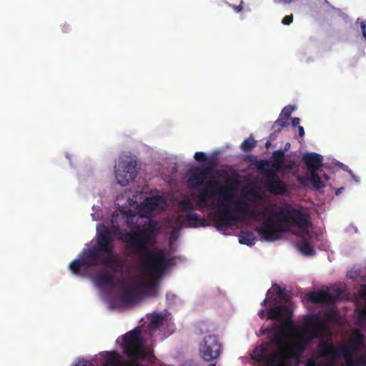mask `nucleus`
Instances as JSON below:
<instances>
[{"mask_svg": "<svg viewBox=\"0 0 366 366\" xmlns=\"http://www.w3.org/2000/svg\"><path fill=\"white\" fill-rule=\"evenodd\" d=\"M299 250L305 255H313L315 253V250L313 246L307 239H303L302 242L297 244Z\"/></svg>", "mask_w": 366, "mask_h": 366, "instance_id": "nucleus-29", "label": "nucleus"}, {"mask_svg": "<svg viewBox=\"0 0 366 366\" xmlns=\"http://www.w3.org/2000/svg\"><path fill=\"white\" fill-rule=\"evenodd\" d=\"M174 297H175V295H174V294H171V293L167 294V299H169V298L174 299Z\"/></svg>", "mask_w": 366, "mask_h": 366, "instance_id": "nucleus-47", "label": "nucleus"}, {"mask_svg": "<svg viewBox=\"0 0 366 366\" xmlns=\"http://www.w3.org/2000/svg\"><path fill=\"white\" fill-rule=\"evenodd\" d=\"M294 110L295 107L293 106H286L282 109L280 116L288 120Z\"/></svg>", "mask_w": 366, "mask_h": 366, "instance_id": "nucleus-35", "label": "nucleus"}, {"mask_svg": "<svg viewBox=\"0 0 366 366\" xmlns=\"http://www.w3.org/2000/svg\"><path fill=\"white\" fill-rule=\"evenodd\" d=\"M179 206L181 209L184 212H192V210L195 209V207L192 202V201L187 197L184 198L179 203Z\"/></svg>", "mask_w": 366, "mask_h": 366, "instance_id": "nucleus-33", "label": "nucleus"}, {"mask_svg": "<svg viewBox=\"0 0 366 366\" xmlns=\"http://www.w3.org/2000/svg\"><path fill=\"white\" fill-rule=\"evenodd\" d=\"M290 147V143H287L286 145H285V150H287V148H289Z\"/></svg>", "mask_w": 366, "mask_h": 366, "instance_id": "nucleus-52", "label": "nucleus"}, {"mask_svg": "<svg viewBox=\"0 0 366 366\" xmlns=\"http://www.w3.org/2000/svg\"><path fill=\"white\" fill-rule=\"evenodd\" d=\"M159 229L158 222L151 218L139 225V260L144 259L147 251L164 250L160 248L153 249L148 248L149 246L154 245L157 243Z\"/></svg>", "mask_w": 366, "mask_h": 366, "instance_id": "nucleus-7", "label": "nucleus"}, {"mask_svg": "<svg viewBox=\"0 0 366 366\" xmlns=\"http://www.w3.org/2000/svg\"><path fill=\"white\" fill-rule=\"evenodd\" d=\"M318 337L320 340L317 345V355L320 357H327L334 345L329 328L327 327L326 331L321 332Z\"/></svg>", "mask_w": 366, "mask_h": 366, "instance_id": "nucleus-17", "label": "nucleus"}, {"mask_svg": "<svg viewBox=\"0 0 366 366\" xmlns=\"http://www.w3.org/2000/svg\"><path fill=\"white\" fill-rule=\"evenodd\" d=\"M137 162L135 156L130 154H122L114 166V172L117 182L121 186H127L133 182L137 175Z\"/></svg>", "mask_w": 366, "mask_h": 366, "instance_id": "nucleus-8", "label": "nucleus"}, {"mask_svg": "<svg viewBox=\"0 0 366 366\" xmlns=\"http://www.w3.org/2000/svg\"><path fill=\"white\" fill-rule=\"evenodd\" d=\"M365 342L364 335L358 330H355L349 340L348 343H343L335 347L333 345L330 350L328 362H332L335 365L336 359L342 356L345 362L350 360V354H356Z\"/></svg>", "mask_w": 366, "mask_h": 366, "instance_id": "nucleus-9", "label": "nucleus"}, {"mask_svg": "<svg viewBox=\"0 0 366 366\" xmlns=\"http://www.w3.org/2000/svg\"><path fill=\"white\" fill-rule=\"evenodd\" d=\"M208 366H216V365L215 364H210Z\"/></svg>", "mask_w": 366, "mask_h": 366, "instance_id": "nucleus-55", "label": "nucleus"}, {"mask_svg": "<svg viewBox=\"0 0 366 366\" xmlns=\"http://www.w3.org/2000/svg\"><path fill=\"white\" fill-rule=\"evenodd\" d=\"M212 167H196L189 170L187 184L192 189H199L205 184Z\"/></svg>", "mask_w": 366, "mask_h": 366, "instance_id": "nucleus-16", "label": "nucleus"}, {"mask_svg": "<svg viewBox=\"0 0 366 366\" xmlns=\"http://www.w3.org/2000/svg\"><path fill=\"white\" fill-rule=\"evenodd\" d=\"M332 312L326 313L323 317L319 313L309 314L305 319V327L301 334H296L298 341L287 345L282 351L288 362L290 359H300L306 350L308 343L317 338L321 332L327 330V322L332 318Z\"/></svg>", "mask_w": 366, "mask_h": 366, "instance_id": "nucleus-5", "label": "nucleus"}, {"mask_svg": "<svg viewBox=\"0 0 366 366\" xmlns=\"http://www.w3.org/2000/svg\"><path fill=\"white\" fill-rule=\"evenodd\" d=\"M350 173L351 174L352 179L355 182H359V180L357 179V177L355 174H352V171H350Z\"/></svg>", "mask_w": 366, "mask_h": 366, "instance_id": "nucleus-48", "label": "nucleus"}, {"mask_svg": "<svg viewBox=\"0 0 366 366\" xmlns=\"http://www.w3.org/2000/svg\"><path fill=\"white\" fill-rule=\"evenodd\" d=\"M127 204L117 203L119 209L113 212L111 218L112 234L104 224L97 226L96 242L84 248L79 258L69 264L71 272L82 274L89 269L97 266H105L107 270H102L93 277L94 284L99 287L117 289L119 298L126 304L137 301V276L115 279L116 273H121L124 261L114 251L112 234L124 243L127 255L137 254V224L134 219L137 215V194L132 198L127 196Z\"/></svg>", "mask_w": 366, "mask_h": 366, "instance_id": "nucleus-1", "label": "nucleus"}, {"mask_svg": "<svg viewBox=\"0 0 366 366\" xmlns=\"http://www.w3.org/2000/svg\"><path fill=\"white\" fill-rule=\"evenodd\" d=\"M288 125L287 119L279 116V118L274 122L272 128L276 132H280L281 129Z\"/></svg>", "mask_w": 366, "mask_h": 366, "instance_id": "nucleus-34", "label": "nucleus"}, {"mask_svg": "<svg viewBox=\"0 0 366 366\" xmlns=\"http://www.w3.org/2000/svg\"><path fill=\"white\" fill-rule=\"evenodd\" d=\"M358 322L361 325H366V306L360 311L358 314Z\"/></svg>", "mask_w": 366, "mask_h": 366, "instance_id": "nucleus-36", "label": "nucleus"}, {"mask_svg": "<svg viewBox=\"0 0 366 366\" xmlns=\"http://www.w3.org/2000/svg\"><path fill=\"white\" fill-rule=\"evenodd\" d=\"M177 221L181 223L184 222L189 227H196L202 225L204 219L197 213L189 212L184 216H179Z\"/></svg>", "mask_w": 366, "mask_h": 366, "instance_id": "nucleus-22", "label": "nucleus"}, {"mask_svg": "<svg viewBox=\"0 0 366 366\" xmlns=\"http://www.w3.org/2000/svg\"><path fill=\"white\" fill-rule=\"evenodd\" d=\"M269 146H270V143L269 142H267L266 143V147L268 148Z\"/></svg>", "mask_w": 366, "mask_h": 366, "instance_id": "nucleus-54", "label": "nucleus"}, {"mask_svg": "<svg viewBox=\"0 0 366 366\" xmlns=\"http://www.w3.org/2000/svg\"><path fill=\"white\" fill-rule=\"evenodd\" d=\"M232 202V193L228 196L227 200L219 199L217 203H212V209H218L213 216V221L217 228L219 229L223 227H228L232 222H237L242 219V217L235 214L230 208Z\"/></svg>", "mask_w": 366, "mask_h": 366, "instance_id": "nucleus-11", "label": "nucleus"}, {"mask_svg": "<svg viewBox=\"0 0 366 366\" xmlns=\"http://www.w3.org/2000/svg\"><path fill=\"white\" fill-rule=\"evenodd\" d=\"M120 345L131 362H122L119 353L110 351L106 353L104 366H137V327L123 335Z\"/></svg>", "mask_w": 366, "mask_h": 366, "instance_id": "nucleus-6", "label": "nucleus"}, {"mask_svg": "<svg viewBox=\"0 0 366 366\" xmlns=\"http://www.w3.org/2000/svg\"><path fill=\"white\" fill-rule=\"evenodd\" d=\"M264 187L270 194L274 195H282L287 192L286 184L279 178L277 173L267 176Z\"/></svg>", "mask_w": 366, "mask_h": 366, "instance_id": "nucleus-18", "label": "nucleus"}, {"mask_svg": "<svg viewBox=\"0 0 366 366\" xmlns=\"http://www.w3.org/2000/svg\"><path fill=\"white\" fill-rule=\"evenodd\" d=\"M354 354H350V363L349 360H347L346 366H366V357H360L359 358H353Z\"/></svg>", "mask_w": 366, "mask_h": 366, "instance_id": "nucleus-30", "label": "nucleus"}, {"mask_svg": "<svg viewBox=\"0 0 366 366\" xmlns=\"http://www.w3.org/2000/svg\"><path fill=\"white\" fill-rule=\"evenodd\" d=\"M234 206L235 209L237 211L247 214L248 216L255 219H257L259 217L266 218L267 214L268 212L267 209H264L263 211L261 212H258L254 209H249V204L245 201H237L235 202Z\"/></svg>", "mask_w": 366, "mask_h": 366, "instance_id": "nucleus-21", "label": "nucleus"}, {"mask_svg": "<svg viewBox=\"0 0 366 366\" xmlns=\"http://www.w3.org/2000/svg\"><path fill=\"white\" fill-rule=\"evenodd\" d=\"M267 319L272 320H281L285 318L282 322L280 331L293 332L296 330L295 325L292 320V311L288 305L272 307L267 311Z\"/></svg>", "mask_w": 366, "mask_h": 366, "instance_id": "nucleus-13", "label": "nucleus"}, {"mask_svg": "<svg viewBox=\"0 0 366 366\" xmlns=\"http://www.w3.org/2000/svg\"><path fill=\"white\" fill-rule=\"evenodd\" d=\"M124 198V195H122V196H118L117 198V201L119 202L120 201L121 199H123Z\"/></svg>", "mask_w": 366, "mask_h": 366, "instance_id": "nucleus-50", "label": "nucleus"}, {"mask_svg": "<svg viewBox=\"0 0 366 366\" xmlns=\"http://www.w3.org/2000/svg\"><path fill=\"white\" fill-rule=\"evenodd\" d=\"M326 366H335L332 362H327Z\"/></svg>", "mask_w": 366, "mask_h": 366, "instance_id": "nucleus-53", "label": "nucleus"}, {"mask_svg": "<svg viewBox=\"0 0 366 366\" xmlns=\"http://www.w3.org/2000/svg\"><path fill=\"white\" fill-rule=\"evenodd\" d=\"M257 145V142L252 138L249 137L244 139L241 144V149L244 152L251 151Z\"/></svg>", "mask_w": 366, "mask_h": 366, "instance_id": "nucleus-32", "label": "nucleus"}, {"mask_svg": "<svg viewBox=\"0 0 366 366\" xmlns=\"http://www.w3.org/2000/svg\"><path fill=\"white\" fill-rule=\"evenodd\" d=\"M293 21V15L292 14H290V15H287V16H285L282 20V23L285 25H290Z\"/></svg>", "mask_w": 366, "mask_h": 366, "instance_id": "nucleus-38", "label": "nucleus"}, {"mask_svg": "<svg viewBox=\"0 0 366 366\" xmlns=\"http://www.w3.org/2000/svg\"><path fill=\"white\" fill-rule=\"evenodd\" d=\"M194 159H196L197 162H198L199 163H203V162H208L209 166V167H212V168L214 166L215 164V162L213 159H209L206 155L205 153L202 152H197L195 154H194Z\"/></svg>", "mask_w": 366, "mask_h": 366, "instance_id": "nucleus-31", "label": "nucleus"}, {"mask_svg": "<svg viewBox=\"0 0 366 366\" xmlns=\"http://www.w3.org/2000/svg\"><path fill=\"white\" fill-rule=\"evenodd\" d=\"M164 200L159 196L147 197L144 202L139 204V217H150L164 208Z\"/></svg>", "mask_w": 366, "mask_h": 366, "instance_id": "nucleus-15", "label": "nucleus"}, {"mask_svg": "<svg viewBox=\"0 0 366 366\" xmlns=\"http://www.w3.org/2000/svg\"><path fill=\"white\" fill-rule=\"evenodd\" d=\"M75 366H94L93 364L88 361L83 360L82 361H80L78 364H76Z\"/></svg>", "mask_w": 366, "mask_h": 366, "instance_id": "nucleus-39", "label": "nucleus"}, {"mask_svg": "<svg viewBox=\"0 0 366 366\" xmlns=\"http://www.w3.org/2000/svg\"><path fill=\"white\" fill-rule=\"evenodd\" d=\"M307 298L313 303H327L331 300L332 295L327 291L319 290L309 293Z\"/></svg>", "mask_w": 366, "mask_h": 366, "instance_id": "nucleus-23", "label": "nucleus"}, {"mask_svg": "<svg viewBox=\"0 0 366 366\" xmlns=\"http://www.w3.org/2000/svg\"><path fill=\"white\" fill-rule=\"evenodd\" d=\"M270 344H274L280 347V350L285 348L287 345L286 338L282 331H280L277 332L274 337L270 340L269 342Z\"/></svg>", "mask_w": 366, "mask_h": 366, "instance_id": "nucleus-28", "label": "nucleus"}, {"mask_svg": "<svg viewBox=\"0 0 366 366\" xmlns=\"http://www.w3.org/2000/svg\"><path fill=\"white\" fill-rule=\"evenodd\" d=\"M268 302H270V299L269 298V296H267V298H265L261 303L262 306L265 307Z\"/></svg>", "mask_w": 366, "mask_h": 366, "instance_id": "nucleus-46", "label": "nucleus"}, {"mask_svg": "<svg viewBox=\"0 0 366 366\" xmlns=\"http://www.w3.org/2000/svg\"><path fill=\"white\" fill-rule=\"evenodd\" d=\"M252 359L261 363L262 366H290L282 350L269 352V343H262L256 347Z\"/></svg>", "mask_w": 366, "mask_h": 366, "instance_id": "nucleus-10", "label": "nucleus"}, {"mask_svg": "<svg viewBox=\"0 0 366 366\" xmlns=\"http://www.w3.org/2000/svg\"><path fill=\"white\" fill-rule=\"evenodd\" d=\"M273 162H271V164L274 170L277 172L282 170V163L285 160V150L278 149L274 151L272 153Z\"/></svg>", "mask_w": 366, "mask_h": 366, "instance_id": "nucleus-25", "label": "nucleus"}, {"mask_svg": "<svg viewBox=\"0 0 366 366\" xmlns=\"http://www.w3.org/2000/svg\"><path fill=\"white\" fill-rule=\"evenodd\" d=\"M242 4H243V1H241L240 2V4L238 5V6H233V9L237 11V12H240L242 9H243V6H242Z\"/></svg>", "mask_w": 366, "mask_h": 366, "instance_id": "nucleus-43", "label": "nucleus"}, {"mask_svg": "<svg viewBox=\"0 0 366 366\" xmlns=\"http://www.w3.org/2000/svg\"><path fill=\"white\" fill-rule=\"evenodd\" d=\"M298 132H299V136L300 137H303L305 136V129H304L303 127L298 126Z\"/></svg>", "mask_w": 366, "mask_h": 366, "instance_id": "nucleus-44", "label": "nucleus"}, {"mask_svg": "<svg viewBox=\"0 0 366 366\" xmlns=\"http://www.w3.org/2000/svg\"><path fill=\"white\" fill-rule=\"evenodd\" d=\"M360 26L362 36L366 39V22H362Z\"/></svg>", "mask_w": 366, "mask_h": 366, "instance_id": "nucleus-40", "label": "nucleus"}, {"mask_svg": "<svg viewBox=\"0 0 366 366\" xmlns=\"http://www.w3.org/2000/svg\"><path fill=\"white\" fill-rule=\"evenodd\" d=\"M344 188L342 187V188H340V189H337V191H336V194H339L340 193H341V191Z\"/></svg>", "mask_w": 366, "mask_h": 366, "instance_id": "nucleus-51", "label": "nucleus"}, {"mask_svg": "<svg viewBox=\"0 0 366 366\" xmlns=\"http://www.w3.org/2000/svg\"><path fill=\"white\" fill-rule=\"evenodd\" d=\"M272 217L277 218L280 226L297 227L304 233H307L311 225L310 214L303 209L295 208L290 204L280 207L277 211L269 212V217L257 229L261 237L267 241L277 239L279 233L283 231L280 227L277 228L274 225Z\"/></svg>", "mask_w": 366, "mask_h": 366, "instance_id": "nucleus-3", "label": "nucleus"}, {"mask_svg": "<svg viewBox=\"0 0 366 366\" xmlns=\"http://www.w3.org/2000/svg\"><path fill=\"white\" fill-rule=\"evenodd\" d=\"M232 191L228 187L221 186L217 181L209 182L199 193L197 198V206L199 208H212V204L209 201L215 197L219 199L227 200L228 196H231Z\"/></svg>", "mask_w": 366, "mask_h": 366, "instance_id": "nucleus-12", "label": "nucleus"}, {"mask_svg": "<svg viewBox=\"0 0 366 366\" xmlns=\"http://www.w3.org/2000/svg\"><path fill=\"white\" fill-rule=\"evenodd\" d=\"M300 122V119L298 117H294L292 119V125L293 127H298Z\"/></svg>", "mask_w": 366, "mask_h": 366, "instance_id": "nucleus-41", "label": "nucleus"}, {"mask_svg": "<svg viewBox=\"0 0 366 366\" xmlns=\"http://www.w3.org/2000/svg\"><path fill=\"white\" fill-rule=\"evenodd\" d=\"M307 179L311 183L312 187L319 190L325 187L323 181L322 180L320 176L318 174V172H313L309 173V174L306 175Z\"/></svg>", "mask_w": 366, "mask_h": 366, "instance_id": "nucleus-26", "label": "nucleus"}, {"mask_svg": "<svg viewBox=\"0 0 366 366\" xmlns=\"http://www.w3.org/2000/svg\"><path fill=\"white\" fill-rule=\"evenodd\" d=\"M295 165V161L293 159L288 160L287 162L285 161L282 163V170H290L294 168Z\"/></svg>", "mask_w": 366, "mask_h": 366, "instance_id": "nucleus-37", "label": "nucleus"}, {"mask_svg": "<svg viewBox=\"0 0 366 366\" xmlns=\"http://www.w3.org/2000/svg\"><path fill=\"white\" fill-rule=\"evenodd\" d=\"M322 177L325 181H327L330 179L329 176L327 174H324Z\"/></svg>", "mask_w": 366, "mask_h": 366, "instance_id": "nucleus-49", "label": "nucleus"}, {"mask_svg": "<svg viewBox=\"0 0 366 366\" xmlns=\"http://www.w3.org/2000/svg\"><path fill=\"white\" fill-rule=\"evenodd\" d=\"M258 315L261 319L264 318L265 317V310H261L258 312Z\"/></svg>", "mask_w": 366, "mask_h": 366, "instance_id": "nucleus-45", "label": "nucleus"}, {"mask_svg": "<svg viewBox=\"0 0 366 366\" xmlns=\"http://www.w3.org/2000/svg\"><path fill=\"white\" fill-rule=\"evenodd\" d=\"M305 366H319V365L313 359H310L306 362Z\"/></svg>", "mask_w": 366, "mask_h": 366, "instance_id": "nucleus-42", "label": "nucleus"}, {"mask_svg": "<svg viewBox=\"0 0 366 366\" xmlns=\"http://www.w3.org/2000/svg\"><path fill=\"white\" fill-rule=\"evenodd\" d=\"M239 242L242 244L252 246L255 244L256 237L252 232H242L239 235Z\"/></svg>", "mask_w": 366, "mask_h": 366, "instance_id": "nucleus-27", "label": "nucleus"}, {"mask_svg": "<svg viewBox=\"0 0 366 366\" xmlns=\"http://www.w3.org/2000/svg\"><path fill=\"white\" fill-rule=\"evenodd\" d=\"M252 164L254 165L261 174H267V176H269L271 174L277 173L276 170L272 167L271 162L266 159H255L253 161Z\"/></svg>", "mask_w": 366, "mask_h": 366, "instance_id": "nucleus-24", "label": "nucleus"}, {"mask_svg": "<svg viewBox=\"0 0 366 366\" xmlns=\"http://www.w3.org/2000/svg\"><path fill=\"white\" fill-rule=\"evenodd\" d=\"M267 296H269L273 307L282 306L280 304L287 302L290 298V292L285 287H282L276 283L272 285V290H268Z\"/></svg>", "mask_w": 366, "mask_h": 366, "instance_id": "nucleus-19", "label": "nucleus"}, {"mask_svg": "<svg viewBox=\"0 0 366 366\" xmlns=\"http://www.w3.org/2000/svg\"><path fill=\"white\" fill-rule=\"evenodd\" d=\"M222 352V345L217 335L205 337L199 345L200 357L206 362L217 359Z\"/></svg>", "mask_w": 366, "mask_h": 366, "instance_id": "nucleus-14", "label": "nucleus"}, {"mask_svg": "<svg viewBox=\"0 0 366 366\" xmlns=\"http://www.w3.org/2000/svg\"><path fill=\"white\" fill-rule=\"evenodd\" d=\"M139 361L147 360L152 362L155 360L154 353V335L164 327L168 335L175 331L172 314L167 310L154 311L146 315V319L139 321Z\"/></svg>", "mask_w": 366, "mask_h": 366, "instance_id": "nucleus-2", "label": "nucleus"}, {"mask_svg": "<svg viewBox=\"0 0 366 366\" xmlns=\"http://www.w3.org/2000/svg\"><path fill=\"white\" fill-rule=\"evenodd\" d=\"M302 161L310 173L318 172L322 167L323 157L317 153H306L303 154Z\"/></svg>", "mask_w": 366, "mask_h": 366, "instance_id": "nucleus-20", "label": "nucleus"}, {"mask_svg": "<svg viewBox=\"0 0 366 366\" xmlns=\"http://www.w3.org/2000/svg\"><path fill=\"white\" fill-rule=\"evenodd\" d=\"M173 258L167 255L166 250L147 251L144 259L139 260L142 270L147 277L143 282L139 277V302L145 296L157 295L159 280L169 268Z\"/></svg>", "mask_w": 366, "mask_h": 366, "instance_id": "nucleus-4", "label": "nucleus"}]
</instances>
